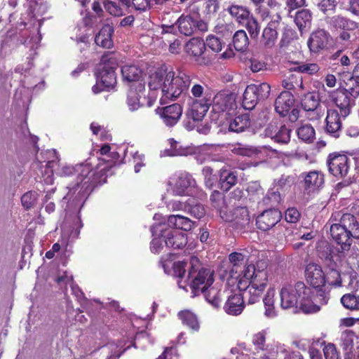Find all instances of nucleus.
Instances as JSON below:
<instances>
[{"label": "nucleus", "mask_w": 359, "mask_h": 359, "mask_svg": "<svg viewBox=\"0 0 359 359\" xmlns=\"http://www.w3.org/2000/svg\"><path fill=\"white\" fill-rule=\"evenodd\" d=\"M195 19L190 15H182L176 22L181 34L191 36L195 33Z\"/></svg>", "instance_id": "obj_34"}, {"label": "nucleus", "mask_w": 359, "mask_h": 359, "mask_svg": "<svg viewBox=\"0 0 359 359\" xmlns=\"http://www.w3.org/2000/svg\"><path fill=\"white\" fill-rule=\"evenodd\" d=\"M205 46H207L210 49L215 53L222 50L224 43L218 37L213 34H210L206 37Z\"/></svg>", "instance_id": "obj_58"}, {"label": "nucleus", "mask_w": 359, "mask_h": 359, "mask_svg": "<svg viewBox=\"0 0 359 359\" xmlns=\"http://www.w3.org/2000/svg\"><path fill=\"white\" fill-rule=\"evenodd\" d=\"M37 200V194L35 191H27L21 197V203L26 210L34 207Z\"/></svg>", "instance_id": "obj_61"}, {"label": "nucleus", "mask_w": 359, "mask_h": 359, "mask_svg": "<svg viewBox=\"0 0 359 359\" xmlns=\"http://www.w3.org/2000/svg\"><path fill=\"white\" fill-rule=\"evenodd\" d=\"M294 292L299 309L304 313H315L320 306L313 302L314 291L304 282L298 281L294 285Z\"/></svg>", "instance_id": "obj_6"}, {"label": "nucleus", "mask_w": 359, "mask_h": 359, "mask_svg": "<svg viewBox=\"0 0 359 359\" xmlns=\"http://www.w3.org/2000/svg\"><path fill=\"white\" fill-rule=\"evenodd\" d=\"M229 260L233 265L232 271L234 269L237 271L238 267L244 264L245 256L241 252H234L229 255Z\"/></svg>", "instance_id": "obj_63"}, {"label": "nucleus", "mask_w": 359, "mask_h": 359, "mask_svg": "<svg viewBox=\"0 0 359 359\" xmlns=\"http://www.w3.org/2000/svg\"><path fill=\"white\" fill-rule=\"evenodd\" d=\"M294 32L291 29H285L282 33L281 39L279 41L280 48L287 47L294 39Z\"/></svg>", "instance_id": "obj_64"}, {"label": "nucleus", "mask_w": 359, "mask_h": 359, "mask_svg": "<svg viewBox=\"0 0 359 359\" xmlns=\"http://www.w3.org/2000/svg\"><path fill=\"white\" fill-rule=\"evenodd\" d=\"M297 137L302 142L310 144L316 139V131L310 123L302 124L296 130Z\"/></svg>", "instance_id": "obj_41"}, {"label": "nucleus", "mask_w": 359, "mask_h": 359, "mask_svg": "<svg viewBox=\"0 0 359 359\" xmlns=\"http://www.w3.org/2000/svg\"><path fill=\"white\" fill-rule=\"evenodd\" d=\"M329 271L325 273V285L330 286L341 287L342 284V279L340 272L337 269V267H327Z\"/></svg>", "instance_id": "obj_46"}, {"label": "nucleus", "mask_w": 359, "mask_h": 359, "mask_svg": "<svg viewBox=\"0 0 359 359\" xmlns=\"http://www.w3.org/2000/svg\"><path fill=\"white\" fill-rule=\"evenodd\" d=\"M330 97L332 102L339 108L341 116L343 118H346L351 114L355 100L339 88L332 92Z\"/></svg>", "instance_id": "obj_14"}, {"label": "nucleus", "mask_w": 359, "mask_h": 359, "mask_svg": "<svg viewBox=\"0 0 359 359\" xmlns=\"http://www.w3.org/2000/svg\"><path fill=\"white\" fill-rule=\"evenodd\" d=\"M234 48L237 51L244 52L247 50L249 46V39L246 32L240 29L235 32L232 39Z\"/></svg>", "instance_id": "obj_44"}, {"label": "nucleus", "mask_w": 359, "mask_h": 359, "mask_svg": "<svg viewBox=\"0 0 359 359\" xmlns=\"http://www.w3.org/2000/svg\"><path fill=\"white\" fill-rule=\"evenodd\" d=\"M267 264L264 261H258L255 264L245 265L243 273L244 285L257 288L265 289L268 283Z\"/></svg>", "instance_id": "obj_5"}, {"label": "nucleus", "mask_w": 359, "mask_h": 359, "mask_svg": "<svg viewBox=\"0 0 359 359\" xmlns=\"http://www.w3.org/2000/svg\"><path fill=\"white\" fill-rule=\"evenodd\" d=\"M282 218V213L277 208H269L257 215V228L262 231H267L275 226Z\"/></svg>", "instance_id": "obj_12"}, {"label": "nucleus", "mask_w": 359, "mask_h": 359, "mask_svg": "<svg viewBox=\"0 0 359 359\" xmlns=\"http://www.w3.org/2000/svg\"><path fill=\"white\" fill-rule=\"evenodd\" d=\"M340 89L355 100L359 96V81L355 76H351Z\"/></svg>", "instance_id": "obj_49"}, {"label": "nucleus", "mask_w": 359, "mask_h": 359, "mask_svg": "<svg viewBox=\"0 0 359 359\" xmlns=\"http://www.w3.org/2000/svg\"><path fill=\"white\" fill-rule=\"evenodd\" d=\"M304 187L309 191H315L322 188L325 184V175L320 170H312L302 173Z\"/></svg>", "instance_id": "obj_20"}, {"label": "nucleus", "mask_w": 359, "mask_h": 359, "mask_svg": "<svg viewBox=\"0 0 359 359\" xmlns=\"http://www.w3.org/2000/svg\"><path fill=\"white\" fill-rule=\"evenodd\" d=\"M278 36L276 27H273V23H268L262 32L260 43L264 48L271 49L277 42Z\"/></svg>", "instance_id": "obj_32"}, {"label": "nucleus", "mask_w": 359, "mask_h": 359, "mask_svg": "<svg viewBox=\"0 0 359 359\" xmlns=\"http://www.w3.org/2000/svg\"><path fill=\"white\" fill-rule=\"evenodd\" d=\"M229 11L230 14L234 17L236 20L242 25L248 18L251 15L249 10L245 7L232 5L229 8Z\"/></svg>", "instance_id": "obj_47"}, {"label": "nucleus", "mask_w": 359, "mask_h": 359, "mask_svg": "<svg viewBox=\"0 0 359 359\" xmlns=\"http://www.w3.org/2000/svg\"><path fill=\"white\" fill-rule=\"evenodd\" d=\"M342 305L351 311H359V295L355 293L344 294L341 298Z\"/></svg>", "instance_id": "obj_48"}, {"label": "nucleus", "mask_w": 359, "mask_h": 359, "mask_svg": "<svg viewBox=\"0 0 359 359\" xmlns=\"http://www.w3.org/2000/svg\"><path fill=\"white\" fill-rule=\"evenodd\" d=\"M318 257L327 267H337V263L333 259V248L327 243L317 248Z\"/></svg>", "instance_id": "obj_35"}, {"label": "nucleus", "mask_w": 359, "mask_h": 359, "mask_svg": "<svg viewBox=\"0 0 359 359\" xmlns=\"http://www.w3.org/2000/svg\"><path fill=\"white\" fill-rule=\"evenodd\" d=\"M250 86L257 95L259 100H265L270 94L271 86L267 83H262L259 85L250 84Z\"/></svg>", "instance_id": "obj_56"}, {"label": "nucleus", "mask_w": 359, "mask_h": 359, "mask_svg": "<svg viewBox=\"0 0 359 359\" xmlns=\"http://www.w3.org/2000/svg\"><path fill=\"white\" fill-rule=\"evenodd\" d=\"M168 71L165 65H162L149 75V87L150 90H155L159 88L163 90L164 80L168 78Z\"/></svg>", "instance_id": "obj_29"}, {"label": "nucleus", "mask_w": 359, "mask_h": 359, "mask_svg": "<svg viewBox=\"0 0 359 359\" xmlns=\"http://www.w3.org/2000/svg\"><path fill=\"white\" fill-rule=\"evenodd\" d=\"M294 22L301 33L309 29L312 22V13L309 9H302L297 12Z\"/></svg>", "instance_id": "obj_39"}, {"label": "nucleus", "mask_w": 359, "mask_h": 359, "mask_svg": "<svg viewBox=\"0 0 359 359\" xmlns=\"http://www.w3.org/2000/svg\"><path fill=\"white\" fill-rule=\"evenodd\" d=\"M121 74L123 80L128 83H131V85L145 83L143 79L142 69L136 65H123L121 67Z\"/></svg>", "instance_id": "obj_26"}, {"label": "nucleus", "mask_w": 359, "mask_h": 359, "mask_svg": "<svg viewBox=\"0 0 359 359\" xmlns=\"http://www.w3.org/2000/svg\"><path fill=\"white\" fill-rule=\"evenodd\" d=\"M163 236V241L168 248L172 249H182L187 244V236L186 233L177 230H171Z\"/></svg>", "instance_id": "obj_24"}, {"label": "nucleus", "mask_w": 359, "mask_h": 359, "mask_svg": "<svg viewBox=\"0 0 359 359\" xmlns=\"http://www.w3.org/2000/svg\"><path fill=\"white\" fill-rule=\"evenodd\" d=\"M238 287L240 290H244L243 295H248V303L250 304H255L259 300L265 289L257 288L252 286H245L243 285V281L241 279L238 283Z\"/></svg>", "instance_id": "obj_40"}, {"label": "nucleus", "mask_w": 359, "mask_h": 359, "mask_svg": "<svg viewBox=\"0 0 359 359\" xmlns=\"http://www.w3.org/2000/svg\"><path fill=\"white\" fill-rule=\"evenodd\" d=\"M145 83L132 84L127 94V104L130 111L152 105V102L146 94Z\"/></svg>", "instance_id": "obj_10"}, {"label": "nucleus", "mask_w": 359, "mask_h": 359, "mask_svg": "<svg viewBox=\"0 0 359 359\" xmlns=\"http://www.w3.org/2000/svg\"><path fill=\"white\" fill-rule=\"evenodd\" d=\"M205 41L198 37L191 38L185 46V50L187 53L193 57L196 62H199L202 57V55L205 51Z\"/></svg>", "instance_id": "obj_25"}, {"label": "nucleus", "mask_w": 359, "mask_h": 359, "mask_svg": "<svg viewBox=\"0 0 359 359\" xmlns=\"http://www.w3.org/2000/svg\"><path fill=\"white\" fill-rule=\"evenodd\" d=\"M293 69L299 73L313 75L319 71L320 67L316 63H302L298 64Z\"/></svg>", "instance_id": "obj_59"}, {"label": "nucleus", "mask_w": 359, "mask_h": 359, "mask_svg": "<svg viewBox=\"0 0 359 359\" xmlns=\"http://www.w3.org/2000/svg\"><path fill=\"white\" fill-rule=\"evenodd\" d=\"M190 98L192 100H201L205 98L212 100V95L205 90V87L199 83H194L191 88Z\"/></svg>", "instance_id": "obj_50"}, {"label": "nucleus", "mask_w": 359, "mask_h": 359, "mask_svg": "<svg viewBox=\"0 0 359 359\" xmlns=\"http://www.w3.org/2000/svg\"><path fill=\"white\" fill-rule=\"evenodd\" d=\"M281 201V195L279 191H269L263 198V203L270 207L277 206Z\"/></svg>", "instance_id": "obj_57"}, {"label": "nucleus", "mask_w": 359, "mask_h": 359, "mask_svg": "<svg viewBox=\"0 0 359 359\" xmlns=\"http://www.w3.org/2000/svg\"><path fill=\"white\" fill-rule=\"evenodd\" d=\"M177 317L182 324L189 328L192 332H198L200 329V323L198 317L189 310L180 311Z\"/></svg>", "instance_id": "obj_36"}, {"label": "nucleus", "mask_w": 359, "mask_h": 359, "mask_svg": "<svg viewBox=\"0 0 359 359\" xmlns=\"http://www.w3.org/2000/svg\"><path fill=\"white\" fill-rule=\"evenodd\" d=\"M102 4L105 11L111 15L121 17L124 15L123 8L121 7L118 3L111 0H103Z\"/></svg>", "instance_id": "obj_53"}, {"label": "nucleus", "mask_w": 359, "mask_h": 359, "mask_svg": "<svg viewBox=\"0 0 359 359\" xmlns=\"http://www.w3.org/2000/svg\"><path fill=\"white\" fill-rule=\"evenodd\" d=\"M330 234L332 239L341 245L343 251L348 250L351 238H359V222L357 218L351 213L342 214L339 223L331 225Z\"/></svg>", "instance_id": "obj_2"}, {"label": "nucleus", "mask_w": 359, "mask_h": 359, "mask_svg": "<svg viewBox=\"0 0 359 359\" xmlns=\"http://www.w3.org/2000/svg\"><path fill=\"white\" fill-rule=\"evenodd\" d=\"M212 111L215 113L228 112L236 107V103L233 96L231 94L224 91L217 93L212 98Z\"/></svg>", "instance_id": "obj_17"}, {"label": "nucleus", "mask_w": 359, "mask_h": 359, "mask_svg": "<svg viewBox=\"0 0 359 359\" xmlns=\"http://www.w3.org/2000/svg\"><path fill=\"white\" fill-rule=\"evenodd\" d=\"M259 101L257 95L255 91L251 88L250 85H248L244 93L242 105L243 108L248 110L253 109L257 104V102Z\"/></svg>", "instance_id": "obj_45"}, {"label": "nucleus", "mask_w": 359, "mask_h": 359, "mask_svg": "<svg viewBox=\"0 0 359 359\" xmlns=\"http://www.w3.org/2000/svg\"><path fill=\"white\" fill-rule=\"evenodd\" d=\"M183 109L177 103L156 109V113L159 115L163 123L168 127H172L180 121Z\"/></svg>", "instance_id": "obj_13"}, {"label": "nucleus", "mask_w": 359, "mask_h": 359, "mask_svg": "<svg viewBox=\"0 0 359 359\" xmlns=\"http://www.w3.org/2000/svg\"><path fill=\"white\" fill-rule=\"evenodd\" d=\"M202 174L204 176V183L207 188L211 189L215 185L218 178L214 174L213 169L210 166H205L202 170Z\"/></svg>", "instance_id": "obj_55"}, {"label": "nucleus", "mask_w": 359, "mask_h": 359, "mask_svg": "<svg viewBox=\"0 0 359 359\" xmlns=\"http://www.w3.org/2000/svg\"><path fill=\"white\" fill-rule=\"evenodd\" d=\"M185 282L189 286L194 297L205 292L214 283V271L203 267L197 258L190 262Z\"/></svg>", "instance_id": "obj_3"}, {"label": "nucleus", "mask_w": 359, "mask_h": 359, "mask_svg": "<svg viewBox=\"0 0 359 359\" xmlns=\"http://www.w3.org/2000/svg\"><path fill=\"white\" fill-rule=\"evenodd\" d=\"M266 332L262 330L255 333L252 337V343L257 351H263L267 349L268 346L266 343Z\"/></svg>", "instance_id": "obj_51"}, {"label": "nucleus", "mask_w": 359, "mask_h": 359, "mask_svg": "<svg viewBox=\"0 0 359 359\" xmlns=\"http://www.w3.org/2000/svg\"><path fill=\"white\" fill-rule=\"evenodd\" d=\"M341 118L342 116L337 109H327L325 126L326 134L335 139L339 138L342 133Z\"/></svg>", "instance_id": "obj_16"}, {"label": "nucleus", "mask_w": 359, "mask_h": 359, "mask_svg": "<svg viewBox=\"0 0 359 359\" xmlns=\"http://www.w3.org/2000/svg\"><path fill=\"white\" fill-rule=\"evenodd\" d=\"M185 211L189 212L191 216L197 219L202 218L205 214L204 206L194 198H189L186 201Z\"/></svg>", "instance_id": "obj_43"}, {"label": "nucleus", "mask_w": 359, "mask_h": 359, "mask_svg": "<svg viewBox=\"0 0 359 359\" xmlns=\"http://www.w3.org/2000/svg\"><path fill=\"white\" fill-rule=\"evenodd\" d=\"M330 36V34L324 29H318L313 32L307 42L310 50L313 53H318L325 48Z\"/></svg>", "instance_id": "obj_22"}, {"label": "nucleus", "mask_w": 359, "mask_h": 359, "mask_svg": "<svg viewBox=\"0 0 359 359\" xmlns=\"http://www.w3.org/2000/svg\"><path fill=\"white\" fill-rule=\"evenodd\" d=\"M326 163L330 174L338 180L346 177L351 170V159L342 153H330L327 156Z\"/></svg>", "instance_id": "obj_9"}, {"label": "nucleus", "mask_w": 359, "mask_h": 359, "mask_svg": "<svg viewBox=\"0 0 359 359\" xmlns=\"http://www.w3.org/2000/svg\"><path fill=\"white\" fill-rule=\"evenodd\" d=\"M301 106L305 111L313 114V116L310 118L311 119H316L319 117L320 100L317 93L309 92L306 93L301 99Z\"/></svg>", "instance_id": "obj_18"}, {"label": "nucleus", "mask_w": 359, "mask_h": 359, "mask_svg": "<svg viewBox=\"0 0 359 359\" xmlns=\"http://www.w3.org/2000/svg\"><path fill=\"white\" fill-rule=\"evenodd\" d=\"M291 130L285 124L272 121L265 129V135L275 142L286 144L290 141Z\"/></svg>", "instance_id": "obj_11"}, {"label": "nucleus", "mask_w": 359, "mask_h": 359, "mask_svg": "<svg viewBox=\"0 0 359 359\" xmlns=\"http://www.w3.org/2000/svg\"><path fill=\"white\" fill-rule=\"evenodd\" d=\"M205 299L215 307H219L221 303L220 292L211 286L204 292Z\"/></svg>", "instance_id": "obj_54"}, {"label": "nucleus", "mask_w": 359, "mask_h": 359, "mask_svg": "<svg viewBox=\"0 0 359 359\" xmlns=\"http://www.w3.org/2000/svg\"><path fill=\"white\" fill-rule=\"evenodd\" d=\"M101 62L103 65L99 73V78L103 86L112 88L116 84V70L118 66V60L113 53L107 52L102 56Z\"/></svg>", "instance_id": "obj_8"}, {"label": "nucleus", "mask_w": 359, "mask_h": 359, "mask_svg": "<svg viewBox=\"0 0 359 359\" xmlns=\"http://www.w3.org/2000/svg\"><path fill=\"white\" fill-rule=\"evenodd\" d=\"M300 217V212L294 207L288 208L285 212V219L288 223L296 224L299 221Z\"/></svg>", "instance_id": "obj_62"}, {"label": "nucleus", "mask_w": 359, "mask_h": 359, "mask_svg": "<svg viewBox=\"0 0 359 359\" xmlns=\"http://www.w3.org/2000/svg\"><path fill=\"white\" fill-rule=\"evenodd\" d=\"M167 76L168 78L164 80L163 97L175 100L188 92L192 81L191 75L182 71L177 74L170 71Z\"/></svg>", "instance_id": "obj_4"}, {"label": "nucleus", "mask_w": 359, "mask_h": 359, "mask_svg": "<svg viewBox=\"0 0 359 359\" xmlns=\"http://www.w3.org/2000/svg\"><path fill=\"white\" fill-rule=\"evenodd\" d=\"M280 306L284 309L298 308L297 300L295 294L288 287H283L280 291Z\"/></svg>", "instance_id": "obj_38"}, {"label": "nucleus", "mask_w": 359, "mask_h": 359, "mask_svg": "<svg viewBox=\"0 0 359 359\" xmlns=\"http://www.w3.org/2000/svg\"><path fill=\"white\" fill-rule=\"evenodd\" d=\"M113 164H115V161L102 167L100 162L97 166L92 169L88 165L76 168L64 166L61 169L60 175L63 177L76 175V182L71 189L75 191L79 190V196L83 198L88 196L96 186L106 182L107 173Z\"/></svg>", "instance_id": "obj_1"}, {"label": "nucleus", "mask_w": 359, "mask_h": 359, "mask_svg": "<svg viewBox=\"0 0 359 359\" xmlns=\"http://www.w3.org/2000/svg\"><path fill=\"white\" fill-rule=\"evenodd\" d=\"M294 104V97L290 91H282L274 103L276 111L283 117L287 115Z\"/></svg>", "instance_id": "obj_21"}, {"label": "nucleus", "mask_w": 359, "mask_h": 359, "mask_svg": "<svg viewBox=\"0 0 359 359\" xmlns=\"http://www.w3.org/2000/svg\"><path fill=\"white\" fill-rule=\"evenodd\" d=\"M330 25L337 29L343 31H354L359 27L358 22L339 15L332 17Z\"/></svg>", "instance_id": "obj_33"}, {"label": "nucleus", "mask_w": 359, "mask_h": 359, "mask_svg": "<svg viewBox=\"0 0 359 359\" xmlns=\"http://www.w3.org/2000/svg\"><path fill=\"white\" fill-rule=\"evenodd\" d=\"M304 273L306 282L310 286L318 290V294L321 297V304H326L329 297L322 290V287L325 286V272L322 267L316 263H309L306 265Z\"/></svg>", "instance_id": "obj_7"}, {"label": "nucleus", "mask_w": 359, "mask_h": 359, "mask_svg": "<svg viewBox=\"0 0 359 359\" xmlns=\"http://www.w3.org/2000/svg\"><path fill=\"white\" fill-rule=\"evenodd\" d=\"M250 125V119L249 115L242 114L236 116L229 123V130L235 133L243 132Z\"/></svg>", "instance_id": "obj_42"}, {"label": "nucleus", "mask_w": 359, "mask_h": 359, "mask_svg": "<svg viewBox=\"0 0 359 359\" xmlns=\"http://www.w3.org/2000/svg\"><path fill=\"white\" fill-rule=\"evenodd\" d=\"M230 219L226 222H231V226L236 230L247 231L250 228V217L249 210L246 207H237L234 208L232 215H228Z\"/></svg>", "instance_id": "obj_15"}, {"label": "nucleus", "mask_w": 359, "mask_h": 359, "mask_svg": "<svg viewBox=\"0 0 359 359\" xmlns=\"http://www.w3.org/2000/svg\"><path fill=\"white\" fill-rule=\"evenodd\" d=\"M244 308V297L241 294H235L229 297L224 306L225 312L231 316L241 314Z\"/></svg>", "instance_id": "obj_28"}, {"label": "nucleus", "mask_w": 359, "mask_h": 359, "mask_svg": "<svg viewBox=\"0 0 359 359\" xmlns=\"http://www.w3.org/2000/svg\"><path fill=\"white\" fill-rule=\"evenodd\" d=\"M242 25L245 27L252 39H256L258 37L260 31V26L252 15H251Z\"/></svg>", "instance_id": "obj_52"}, {"label": "nucleus", "mask_w": 359, "mask_h": 359, "mask_svg": "<svg viewBox=\"0 0 359 359\" xmlns=\"http://www.w3.org/2000/svg\"><path fill=\"white\" fill-rule=\"evenodd\" d=\"M303 84L302 79L298 78L294 74H290V76L285 79L282 81V86L287 91L294 90L296 86H302Z\"/></svg>", "instance_id": "obj_60"}, {"label": "nucleus", "mask_w": 359, "mask_h": 359, "mask_svg": "<svg viewBox=\"0 0 359 359\" xmlns=\"http://www.w3.org/2000/svg\"><path fill=\"white\" fill-rule=\"evenodd\" d=\"M114 27L109 25H104L99 32L95 35V43L98 46L104 48H111L114 46L112 35Z\"/></svg>", "instance_id": "obj_30"}, {"label": "nucleus", "mask_w": 359, "mask_h": 359, "mask_svg": "<svg viewBox=\"0 0 359 359\" xmlns=\"http://www.w3.org/2000/svg\"><path fill=\"white\" fill-rule=\"evenodd\" d=\"M219 187L224 191H229L238 182V172L226 167L219 171Z\"/></svg>", "instance_id": "obj_23"}, {"label": "nucleus", "mask_w": 359, "mask_h": 359, "mask_svg": "<svg viewBox=\"0 0 359 359\" xmlns=\"http://www.w3.org/2000/svg\"><path fill=\"white\" fill-rule=\"evenodd\" d=\"M210 200L212 206L217 210L221 218L224 220L230 219V217L227 216L225 196L219 191L215 190L212 192Z\"/></svg>", "instance_id": "obj_31"}, {"label": "nucleus", "mask_w": 359, "mask_h": 359, "mask_svg": "<svg viewBox=\"0 0 359 359\" xmlns=\"http://www.w3.org/2000/svg\"><path fill=\"white\" fill-rule=\"evenodd\" d=\"M211 104L212 100L207 98L199 101L192 100L187 116L189 118L192 119L195 122L201 121Z\"/></svg>", "instance_id": "obj_19"}, {"label": "nucleus", "mask_w": 359, "mask_h": 359, "mask_svg": "<svg viewBox=\"0 0 359 359\" xmlns=\"http://www.w3.org/2000/svg\"><path fill=\"white\" fill-rule=\"evenodd\" d=\"M167 222L170 227L185 231H190L193 226V222L189 218L180 215H170Z\"/></svg>", "instance_id": "obj_37"}, {"label": "nucleus", "mask_w": 359, "mask_h": 359, "mask_svg": "<svg viewBox=\"0 0 359 359\" xmlns=\"http://www.w3.org/2000/svg\"><path fill=\"white\" fill-rule=\"evenodd\" d=\"M195 180L189 173H182L177 179L173 187L172 192L176 196H184L188 194V189L194 187Z\"/></svg>", "instance_id": "obj_27"}]
</instances>
